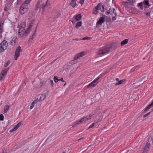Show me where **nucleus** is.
Masks as SVG:
<instances>
[{
    "label": "nucleus",
    "mask_w": 153,
    "mask_h": 153,
    "mask_svg": "<svg viewBox=\"0 0 153 153\" xmlns=\"http://www.w3.org/2000/svg\"><path fill=\"white\" fill-rule=\"evenodd\" d=\"M34 22V20H32L29 26L26 30H25V29L26 25V22H23L21 23L18 31L19 37H21L27 36L29 32V30L33 25V24Z\"/></svg>",
    "instance_id": "obj_1"
},
{
    "label": "nucleus",
    "mask_w": 153,
    "mask_h": 153,
    "mask_svg": "<svg viewBox=\"0 0 153 153\" xmlns=\"http://www.w3.org/2000/svg\"><path fill=\"white\" fill-rule=\"evenodd\" d=\"M112 48L113 46L112 45L110 44L100 48L97 52V56H101L105 54L108 53L112 50Z\"/></svg>",
    "instance_id": "obj_2"
},
{
    "label": "nucleus",
    "mask_w": 153,
    "mask_h": 153,
    "mask_svg": "<svg viewBox=\"0 0 153 153\" xmlns=\"http://www.w3.org/2000/svg\"><path fill=\"white\" fill-rule=\"evenodd\" d=\"M32 0H25L20 7L19 12L21 14H23L28 10L30 5L29 3Z\"/></svg>",
    "instance_id": "obj_3"
},
{
    "label": "nucleus",
    "mask_w": 153,
    "mask_h": 153,
    "mask_svg": "<svg viewBox=\"0 0 153 153\" xmlns=\"http://www.w3.org/2000/svg\"><path fill=\"white\" fill-rule=\"evenodd\" d=\"M42 0H39V1L37 4L36 7L39 8V11L41 13V14L42 15L44 14L45 11V7L48 6L49 2H48V0H47L45 2H43L40 4V3L42 2Z\"/></svg>",
    "instance_id": "obj_4"
},
{
    "label": "nucleus",
    "mask_w": 153,
    "mask_h": 153,
    "mask_svg": "<svg viewBox=\"0 0 153 153\" xmlns=\"http://www.w3.org/2000/svg\"><path fill=\"white\" fill-rule=\"evenodd\" d=\"M84 1V0H71L70 5L72 7L74 8L78 6L79 3L82 5Z\"/></svg>",
    "instance_id": "obj_5"
},
{
    "label": "nucleus",
    "mask_w": 153,
    "mask_h": 153,
    "mask_svg": "<svg viewBox=\"0 0 153 153\" xmlns=\"http://www.w3.org/2000/svg\"><path fill=\"white\" fill-rule=\"evenodd\" d=\"M85 55V53L84 52H82L81 53H77L74 56V59L71 61V64H75L77 62V61H76V60L79 59L80 58L83 56Z\"/></svg>",
    "instance_id": "obj_6"
},
{
    "label": "nucleus",
    "mask_w": 153,
    "mask_h": 153,
    "mask_svg": "<svg viewBox=\"0 0 153 153\" xmlns=\"http://www.w3.org/2000/svg\"><path fill=\"white\" fill-rule=\"evenodd\" d=\"M46 94H40L36 95L35 98V100L37 102H38L43 101L45 98Z\"/></svg>",
    "instance_id": "obj_7"
},
{
    "label": "nucleus",
    "mask_w": 153,
    "mask_h": 153,
    "mask_svg": "<svg viewBox=\"0 0 153 153\" xmlns=\"http://www.w3.org/2000/svg\"><path fill=\"white\" fill-rule=\"evenodd\" d=\"M7 43L6 40H3L0 44V53L3 50L7 49Z\"/></svg>",
    "instance_id": "obj_8"
},
{
    "label": "nucleus",
    "mask_w": 153,
    "mask_h": 153,
    "mask_svg": "<svg viewBox=\"0 0 153 153\" xmlns=\"http://www.w3.org/2000/svg\"><path fill=\"white\" fill-rule=\"evenodd\" d=\"M7 43L6 40H3L0 44V53L3 50L7 49Z\"/></svg>",
    "instance_id": "obj_9"
},
{
    "label": "nucleus",
    "mask_w": 153,
    "mask_h": 153,
    "mask_svg": "<svg viewBox=\"0 0 153 153\" xmlns=\"http://www.w3.org/2000/svg\"><path fill=\"white\" fill-rule=\"evenodd\" d=\"M93 115V114H91L87 115L86 117H83L79 120V123H81L88 121V120L90 119Z\"/></svg>",
    "instance_id": "obj_10"
},
{
    "label": "nucleus",
    "mask_w": 153,
    "mask_h": 153,
    "mask_svg": "<svg viewBox=\"0 0 153 153\" xmlns=\"http://www.w3.org/2000/svg\"><path fill=\"white\" fill-rule=\"evenodd\" d=\"M21 51V47L20 46H18L16 48L15 51L14 56V59L15 60H16L19 56L20 52Z\"/></svg>",
    "instance_id": "obj_11"
},
{
    "label": "nucleus",
    "mask_w": 153,
    "mask_h": 153,
    "mask_svg": "<svg viewBox=\"0 0 153 153\" xmlns=\"http://www.w3.org/2000/svg\"><path fill=\"white\" fill-rule=\"evenodd\" d=\"M82 18V17L80 14L74 15L72 18L71 22L73 23H75L76 21L80 20Z\"/></svg>",
    "instance_id": "obj_12"
},
{
    "label": "nucleus",
    "mask_w": 153,
    "mask_h": 153,
    "mask_svg": "<svg viewBox=\"0 0 153 153\" xmlns=\"http://www.w3.org/2000/svg\"><path fill=\"white\" fill-rule=\"evenodd\" d=\"M18 41L17 37L16 36L13 37L10 42V45L14 46Z\"/></svg>",
    "instance_id": "obj_13"
},
{
    "label": "nucleus",
    "mask_w": 153,
    "mask_h": 153,
    "mask_svg": "<svg viewBox=\"0 0 153 153\" xmlns=\"http://www.w3.org/2000/svg\"><path fill=\"white\" fill-rule=\"evenodd\" d=\"M9 70V68H8L2 70L0 74V76H2L3 77V79L4 78V76L6 75Z\"/></svg>",
    "instance_id": "obj_14"
},
{
    "label": "nucleus",
    "mask_w": 153,
    "mask_h": 153,
    "mask_svg": "<svg viewBox=\"0 0 153 153\" xmlns=\"http://www.w3.org/2000/svg\"><path fill=\"white\" fill-rule=\"evenodd\" d=\"M95 7H97V9L98 10H100L103 12L105 11L104 6L101 3H99Z\"/></svg>",
    "instance_id": "obj_15"
},
{
    "label": "nucleus",
    "mask_w": 153,
    "mask_h": 153,
    "mask_svg": "<svg viewBox=\"0 0 153 153\" xmlns=\"http://www.w3.org/2000/svg\"><path fill=\"white\" fill-rule=\"evenodd\" d=\"M105 20V19L103 17H101L99 19L97 23V25H102V23L104 22Z\"/></svg>",
    "instance_id": "obj_16"
},
{
    "label": "nucleus",
    "mask_w": 153,
    "mask_h": 153,
    "mask_svg": "<svg viewBox=\"0 0 153 153\" xmlns=\"http://www.w3.org/2000/svg\"><path fill=\"white\" fill-rule=\"evenodd\" d=\"M3 29V23L1 22L0 23V37L2 36V32Z\"/></svg>",
    "instance_id": "obj_17"
},
{
    "label": "nucleus",
    "mask_w": 153,
    "mask_h": 153,
    "mask_svg": "<svg viewBox=\"0 0 153 153\" xmlns=\"http://www.w3.org/2000/svg\"><path fill=\"white\" fill-rule=\"evenodd\" d=\"M22 124L21 122L19 123L13 128V129H14L15 131L20 126H22Z\"/></svg>",
    "instance_id": "obj_18"
},
{
    "label": "nucleus",
    "mask_w": 153,
    "mask_h": 153,
    "mask_svg": "<svg viewBox=\"0 0 153 153\" xmlns=\"http://www.w3.org/2000/svg\"><path fill=\"white\" fill-rule=\"evenodd\" d=\"M22 124L21 122L19 123L13 128V129H14L15 131L20 126H22Z\"/></svg>",
    "instance_id": "obj_19"
},
{
    "label": "nucleus",
    "mask_w": 153,
    "mask_h": 153,
    "mask_svg": "<svg viewBox=\"0 0 153 153\" xmlns=\"http://www.w3.org/2000/svg\"><path fill=\"white\" fill-rule=\"evenodd\" d=\"M22 124L21 122L19 123L13 128V129H14L15 131L20 126H22Z\"/></svg>",
    "instance_id": "obj_20"
},
{
    "label": "nucleus",
    "mask_w": 153,
    "mask_h": 153,
    "mask_svg": "<svg viewBox=\"0 0 153 153\" xmlns=\"http://www.w3.org/2000/svg\"><path fill=\"white\" fill-rule=\"evenodd\" d=\"M126 81V80L125 79H124L122 80H120L119 81H118V82L115 83V85H119L122 84L124 83H125Z\"/></svg>",
    "instance_id": "obj_21"
},
{
    "label": "nucleus",
    "mask_w": 153,
    "mask_h": 153,
    "mask_svg": "<svg viewBox=\"0 0 153 153\" xmlns=\"http://www.w3.org/2000/svg\"><path fill=\"white\" fill-rule=\"evenodd\" d=\"M97 85V83H95L93 81L90 83L89 84L87 85L86 86L87 88H89L90 87H94Z\"/></svg>",
    "instance_id": "obj_22"
},
{
    "label": "nucleus",
    "mask_w": 153,
    "mask_h": 153,
    "mask_svg": "<svg viewBox=\"0 0 153 153\" xmlns=\"http://www.w3.org/2000/svg\"><path fill=\"white\" fill-rule=\"evenodd\" d=\"M153 106V101L144 110V112H146L148 110L150 109Z\"/></svg>",
    "instance_id": "obj_23"
},
{
    "label": "nucleus",
    "mask_w": 153,
    "mask_h": 153,
    "mask_svg": "<svg viewBox=\"0 0 153 153\" xmlns=\"http://www.w3.org/2000/svg\"><path fill=\"white\" fill-rule=\"evenodd\" d=\"M149 147L148 145H146L144 148L143 153H146L149 150Z\"/></svg>",
    "instance_id": "obj_24"
},
{
    "label": "nucleus",
    "mask_w": 153,
    "mask_h": 153,
    "mask_svg": "<svg viewBox=\"0 0 153 153\" xmlns=\"http://www.w3.org/2000/svg\"><path fill=\"white\" fill-rule=\"evenodd\" d=\"M128 39H126L122 41L121 42V45L123 46L127 43L128 42Z\"/></svg>",
    "instance_id": "obj_25"
},
{
    "label": "nucleus",
    "mask_w": 153,
    "mask_h": 153,
    "mask_svg": "<svg viewBox=\"0 0 153 153\" xmlns=\"http://www.w3.org/2000/svg\"><path fill=\"white\" fill-rule=\"evenodd\" d=\"M143 4L144 5H146L148 7L146 6L145 7L146 8H148L150 6V5L149 3V0H145L143 2Z\"/></svg>",
    "instance_id": "obj_26"
},
{
    "label": "nucleus",
    "mask_w": 153,
    "mask_h": 153,
    "mask_svg": "<svg viewBox=\"0 0 153 153\" xmlns=\"http://www.w3.org/2000/svg\"><path fill=\"white\" fill-rule=\"evenodd\" d=\"M10 108V106L8 105H6L4 108V113H5L7 112Z\"/></svg>",
    "instance_id": "obj_27"
},
{
    "label": "nucleus",
    "mask_w": 153,
    "mask_h": 153,
    "mask_svg": "<svg viewBox=\"0 0 153 153\" xmlns=\"http://www.w3.org/2000/svg\"><path fill=\"white\" fill-rule=\"evenodd\" d=\"M37 102H36V101L34 100L31 103L30 106V109H32L33 107L34 106V105Z\"/></svg>",
    "instance_id": "obj_28"
},
{
    "label": "nucleus",
    "mask_w": 153,
    "mask_h": 153,
    "mask_svg": "<svg viewBox=\"0 0 153 153\" xmlns=\"http://www.w3.org/2000/svg\"><path fill=\"white\" fill-rule=\"evenodd\" d=\"M113 11L112 12V10H111V8H110L108 10L106 11V12H107V13H106V14L107 15L108 14H112V13H114V10H115L113 8Z\"/></svg>",
    "instance_id": "obj_29"
},
{
    "label": "nucleus",
    "mask_w": 153,
    "mask_h": 153,
    "mask_svg": "<svg viewBox=\"0 0 153 153\" xmlns=\"http://www.w3.org/2000/svg\"><path fill=\"white\" fill-rule=\"evenodd\" d=\"M36 35V33L35 32L33 33L32 36L29 39V41L32 42L33 40V39L34 38Z\"/></svg>",
    "instance_id": "obj_30"
},
{
    "label": "nucleus",
    "mask_w": 153,
    "mask_h": 153,
    "mask_svg": "<svg viewBox=\"0 0 153 153\" xmlns=\"http://www.w3.org/2000/svg\"><path fill=\"white\" fill-rule=\"evenodd\" d=\"M80 123L79 120H77L74 122L72 124V127H75L77 125L79 124Z\"/></svg>",
    "instance_id": "obj_31"
},
{
    "label": "nucleus",
    "mask_w": 153,
    "mask_h": 153,
    "mask_svg": "<svg viewBox=\"0 0 153 153\" xmlns=\"http://www.w3.org/2000/svg\"><path fill=\"white\" fill-rule=\"evenodd\" d=\"M98 10L97 9V7H95L93 10V13L94 14H96L98 13Z\"/></svg>",
    "instance_id": "obj_32"
},
{
    "label": "nucleus",
    "mask_w": 153,
    "mask_h": 153,
    "mask_svg": "<svg viewBox=\"0 0 153 153\" xmlns=\"http://www.w3.org/2000/svg\"><path fill=\"white\" fill-rule=\"evenodd\" d=\"M92 39V38L91 37H89L88 36H85L83 38H82V39H80V40H90Z\"/></svg>",
    "instance_id": "obj_33"
},
{
    "label": "nucleus",
    "mask_w": 153,
    "mask_h": 153,
    "mask_svg": "<svg viewBox=\"0 0 153 153\" xmlns=\"http://www.w3.org/2000/svg\"><path fill=\"white\" fill-rule=\"evenodd\" d=\"M82 25V22H78L76 24V28H78L80 27Z\"/></svg>",
    "instance_id": "obj_34"
},
{
    "label": "nucleus",
    "mask_w": 153,
    "mask_h": 153,
    "mask_svg": "<svg viewBox=\"0 0 153 153\" xmlns=\"http://www.w3.org/2000/svg\"><path fill=\"white\" fill-rule=\"evenodd\" d=\"M101 76V75L99 76L98 77L95 78L94 80L93 81V82L95 83H96V82L100 78Z\"/></svg>",
    "instance_id": "obj_35"
},
{
    "label": "nucleus",
    "mask_w": 153,
    "mask_h": 153,
    "mask_svg": "<svg viewBox=\"0 0 153 153\" xmlns=\"http://www.w3.org/2000/svg\"><path fill=\"white\" fill-rule=\"evenodd\" d=\"M97 122H94L90 126L88 129L92 128L93 126H94L97 124Z\"/></svg>",
    "instance_id": "obj_36"
},
{
    "label": "nucleus",
    "mask_w": 153,
    "mask_h": 153,
    "mask_svg": "<svg viewBox=\"0 0 153 153\" xmlns=\"http://www.w3.org/2000/svg\"><path fill=\"white\" fill-rule=\"evenodd\" d=\"M143 4L142 2H140L139 3L138 5V6L139 7H140V9L141 10H143Z\"/></svg>",
    "instance_id": "obj_37"
},
{
    "label": "nucleus",
    "mask_w": 153,
    "mask_h": 153,
    "mask_svg": "<svg viewBox=\"0 0 153 153\" xmlns=\"http://www.w3.org/2000/svg\"><path fill=\"white\" fill-rule=\"evenodd\" d=\"M10 63V60L8 61L4 64V67H7Z\"/></svg>",
    "instance_id": "obj_38"
},
{
    "label": "nucleus",
    "mask_w": 153,
    "mask_h": 153,
    "mask_svg": "<svg viewBox=\"0 0 153 153\" xmlns=\"http://www.w3.org/2000/svg\"><path fill=\"white\" fill-rule=\"evenodd\" d=\"M53 80L55 83H56L59 81V79L56 76H55L53 78Z\"/></svg>",
    "instance_id": "obj_39"
},
{
    "label": "nucleus",
    "mask_w": 153,
    "mask_h": 153,
    "mask_svg": "<svg viewBox=\"0 0 153 153\" xmlns=\"http://www.w3.org/2000/svg\"><path fill=\"white\" fill-rule=\"evenodd\" d=\"M4 120V116L2 114L0 115V120L2 121Z\"/></svg>",
    "instance_id": "obj_40"
},
{
    "label": "nucleus",
    "mask_w": 153,
    "mask_h": 153,
    "mask_svg": "<svg viewBox=\"0 0 153 153\" xmlns=\"http://www.w3.org/2000/svg\"><path fill=\"white\" fill-rule=\"evenodd\" d=\"M49 83L50 85H51L52 86H53V80H50L49 81Z\"/></svg>",
    "instance_id": "obj_41"
},
{
    "label": "nucleus",
    "mask_w": 153,
    "mask_h": 153,
    "mask_svg": "<svg viewBox=\"0 0 153 153\" xmlns=\"http://www.w3.org/2000/svg\"><path fill=\"white\" fill-rule=\"evenodd\" d=\"M149 112L148 113L146 114L145 115H144L143 116V117H146L147 116H148L150 113H151V112Z\"/></svg>",
    "instance_id": "obj_42"
},
{
    "label": "nucleus",
    "mask_w": 153,
    "mask_h": 153,
    "mask_svg": "<svg viewBox=\"0 0 153 153\" xmlns=\"http://www.w3.org/2000/svg\"><path fill=\"white\" fill-rule=\"evenodd\" d=\"M61 15V13L59 12L57 13V14L56 15V17L57 18L59 17H60Z\"/></svg>",
    "instance_id": "obj_43"
},
{
    "label": "nucleus",
    "mask_w": 153,
    "mask_h": 153,
    "mask_svg": "<svg viewBox=\"0 0 153 153\" xmlns=\"http://www.w3.org/2000/svg\"><path fill=\"white\" fill-rule=\"evenodd\" d=\"M145 14L147 16H149L150 15V13L148 12H146L145 13Z\"/></svg>",
    "instance_id": "obj_44"
},
{
    "label": "nucleus",
    "mask_w": 153,
    "mask_h": 153,
    "mask_svg": "<svg viewBox=\"0 0 153 153\" xmlns=\"http://www.w3.org/2000/svg\"><path fill=\"white\" fill-rule=\"evenodd\" d=\"M59 81H62V82H65V81L64 80H63V78H61L60 79H59Z\"/></svg>",
    "instance_id": "obj_45"
},
{
    "label": "nucleus",
    "mask_w": 153,
    "mask_h": 153,
    "mask_svg": "<svg viewBox=\"0 0 153 153\" xmlns=\"http://www.w3.org/2000/svg\"><path fill=\"white\" fill-rule=\"evenodd\" d=\"M15 131L14 130V129H13V128H12L10 130L9 132H11V133H12V132H13V131Z\"/></svg>",
    "instance_id": "obj_46"
},
{
    "label": "nucleus",
    "mask_w": 153,
    "mask_h": 153,
    "mask_svg": "<svg viewBox=\"0 0 153 153\" xmlns=\"http://www.w3.org/2000/svg\"><path fill=\"white\" fill-rule=\"evenodd\" d=\"M7 153V151L6 150H4L3 151V152L1 153Z\"/></svg>",
    "instance_id": "obj_47"
},
{
    "label": "nucleus",
    "mask_w": 153,
    "mask_h": 153,
    "mask_svg": "<svg viewBox=\"0 0 153 153\" xmlns=\"http://www.w3.org/2000/svg\"><path fill=\"white\" fill-rule=\"evenodd\" d=\"M74 40H76V41H79V40H81L80 39H79L78 38H76L74 39H73Z\"/></svg>",
    "instance_id": "obj_48"
},
{
    "label": "nucleus",
    "mask_w": 153,
    "mask_h": 153,
    "mask_svg": "<svg viewBox=\"0 0 153 153\" xmlns=\"http://www.w3.org/2000/svg\"><path fill=\"white\" fill-rule=\"evenodd\" d=\"M116 81H117L118 82V81H119V79L118 78H117L116 79Z\"/></svg>",
    "instance_id": "obj_49"
},
{
    "label": "nucleus",
    "mask_w": 153,
    "mask_h": 153,
    "mask_svg": "<svg viewBox=\"0 0 153 153\" xmlns=\"http://www.w3.org/2000/svg\"><path fill=\"white\" fill-rule=\"evenodd\" d=\"M3 79V77L2 76H0V81Z\"/></svg>",
    "instance_id": "obj_50"
},
{
    "label": "nucleus",
    "mask_w": 153,
    "mask_h": 153,
    "mask_svg": "<svg viewBox=\"0 0 153 153\" xmlns=\"http://www.w3.org/2000/svg\"><path fill=\"white\" fill-rule=\"evenodd\" d=\"M115 18V17H112V19L113 20H114V19Z\"/></svg>",
    "instance_id": "obj_51"
},
{
    "label": "nucleus",
    "mask_w": 153,
    "mask_h": 153,
    "mask_svg": "<svg viewBox=\"0 0 153 153\" xmlns=\"http://www.w3.org/2000/svg\"><path fill=\"white\" fill-rule=\"evenodd\" d=\"M66 83H65L64 84V85H63V86H65L66 85Z\"/></svg>",
    "instance_id": "obj_52"
},
{
    "label": "nucleus",
    "mask_w": 153,
    "mask_h": 153,
    "mask_svg": "<svg viewBox=\"0 0 153 153\" xmlns=\"http://www.w3.org/2000/svg\"><path fill=\"white\" fill-rule=\"evenodd\" d=\"M62 153H65V152H62Z\"/></svg>",
    "instance_id": "obj_53"
},
{
    "label": "nucleus",
    "mask_w": 153,
    "mask_h": 153,
    "mask_svg": "<svg viewBox=\"0 0 153 153\" xmlns=\"http://www.w3.org/2000/svg\"><path fill=\"white\" fill-rule=\"evenodd\" d=\"M112 1H113V2H114V0H112Z\"/></svg>",
    "instance_id": "obj_54"
}]
</instances>
